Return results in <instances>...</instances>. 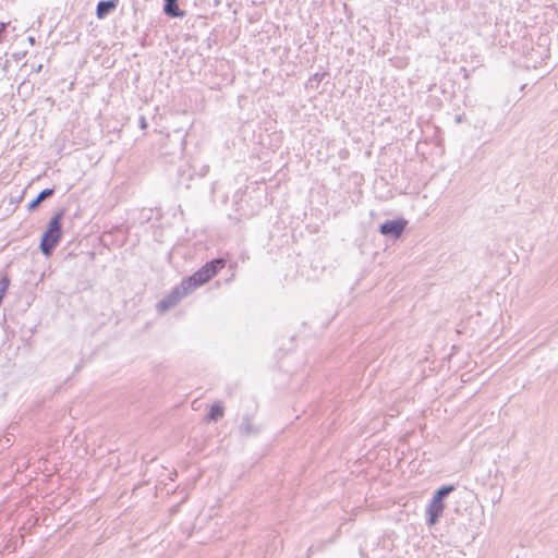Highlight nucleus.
Instances as JSON below:
<instances>
[{"mask_svg": "<svg viewBox=\"0 0 558 558\" xmlns=\"http://www.w3.org/2000/svg\"><path fill=\"white\" fill-rule=\"evenodd\" d=\"M140 126L143 130L147 128V121H146L145 117H143V116L140 118Z\"/></svg>", "mask_w": 558, "mask_h": 558, "instance_id": "12", "label": "nucleus"}, {"mask_svg": "<svg viewBox=\"0 0 558 558\" xmlns=\"http://www.w3.org/2000/svg\"><path fill=\"white\" fill-rule=\"evenodd\" d=\"M225 266H226V259L225 258H215V259L206 263L203 267H201L192 276H190L186 279H184L185 280V284L191 287V289L194 291L198 287H201L204 283L208 282Z\"/></svg>", "mask_w": 558, "mask_h": 558, "instance_id": "2", "label": "nucleus"}, {"mask_svg": "<svg viewBox=\"0 0 558 558\" xmlns=\"http://www.w3.org/2000/svg\"><path fill=\"white\" fill-rule=\"evenodd\" d=\"M54 193L53 189L43 190L36 198H34L27 206L28 210H35L45 199L51 197Z\"/></svg>", "mask_w": 558, "mask_h": 558, "instance_id": "8", "label": "nucleus"}, {"mask_svg": "<svg viewBox=\"0 0 558 558\" xmlns=\"http://www.w3.org/2000/svg\"><path fill=\"white\" fill-rule=\"evenodd\" d=\"M225 410L220 402H216L211 405L208 413V421H218L223 416Z\"/></svg>", "mask_w": 558, "mask_h": 558, "instance_id": "9", "label": "nucleus"}, {"mask_svg": "<svg viewBox=\"0 0 558 558\" xmlns=\"http://www.w3.org/2000/svg\"><path fill=\"white\" fill-rule=\"evenodd\" d=\"M453 490H454L453 485H445L435 492V494L426 509L427 525L432 526L438 522V519L442 514L444 509H445L444 499Z\"/></svg>", "mask_w": 558, "mask_h": 558, "instance_id": "3", "label": "nucleus"}, {"mask_svg": "<svg viewBox=\"0 0 558 558\" xmlns=\"http://www.w3.org/2000/svg\"><path fill=\"white\" fill-rule=\"evenodd\" d=\"M64 211L61 209L53 215L48 223L47 230L43 233L40 240V250L45 256L52 255L56 246L62 236V225Z\"/></svg>", "mask_w": 558, "mask_h": 558, "instance_id": "1", "label": "nucleus"}, {"mask_svg": "<svg viewBox=\"0 0 558 558\" xmlns=\"http://www.w3.org/2000/svg\"><path fill=\"white\" fill-rule=\"evenodd\" d=\"M191 292H193L191 287L185 284V280H182V282L179 286L174 287L166 298L158 302V311H168L169 308L175 306L183 298L189 295Z\"/></svg>", "mask_w": 558, "mask_h": 558, "instance_id": "4", "label": "nucleus"}, {"mask_svg": "<svg viewBox=\"0 0 558 558\" xmlns=\"http://www.w3.org/2000/svg\"><path fill=\"white\" fill-rule=\"evenodd\" d=\"M163 12L171 17H181L183 16V11H181L178 7V3H165Z\"/></svg>", "mask_w": 558, "mask_h": 558, "instance_id": "10", "label": "nucleus"}, {"mask_svg": "<svg viewBox=\"0 0 558 558\" xmlns=\"http://www.w3.org/2000/svg\"><path fill=\"white\" fill-rule=\"evenodd\" d=\"M407 227L404 219L387 220L379 227V232L386 236L399 238Z\"/></svg>", "mask_w": 558, "mask_h": 558, "instance_id": "5", "label": "nucleus"}, {"mask_svg": "<svg viewBox=\"0 0 558 558\" xmlns=\"http://www.w3.org/2000/svg\"><path fill=\"white\" fill-rule=\"evenodd\" d=\"M119 4V0H101L96 8V15L98 19H105L111 11Z\"/></svg>", "mask_w": 558, "mask_h": 558, "instance_id": "6", "label": "nucleus"}, {"mask_svg": "<svg viewBox=\"0 0 558 558\" xmlns=\"http://www.w3.org/2000/svg\"><path fill=\"white\" fill-rule=\"evenodd\" d=\"M240 432L242 435L248 436V435L257 434L259 432V428L256 427L252 423V418L250 415H245L242 418V423L240 425Z\"/></svg>", "mask_w": 558, "mask_h": 558, "instance_id": "7", "label": "nucleus"}, {"mask_svg": "<svg viewBox=\"0 0 558 558\" xmlns=\"http://www.w3.org/2000/svg\"><path fill=\"white\" fill-rule=\"evenodd\" d=\"M9 284H10V280L7 276L2 277L1 280H0V295H1V299L4 298L5 295V292L9 288Z\"/></svg>", "mask_w": 558, "mask_h": 558, "instance_id": "11", "label": "nucleus"}, {"mask_svg": "<svg viewBox=\"0 0 558 558\" xmlns=\"http://www.w3.org/2000/svg\"><path fill=\"white\" fill-rule=\"evenodd\" d=\"M165 3H178V0H165Z\"/></svg>", "mask_w": 558, "mask_h": 558, "instance_id": "13", "label": "nucleus"}]
</instances>
